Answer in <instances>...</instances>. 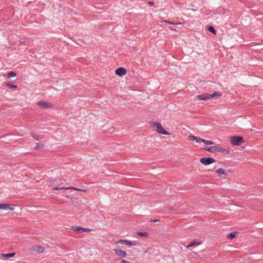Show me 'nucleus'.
Wrapping results in <instances>:
<instances>
[{
	"mask_svg": "<svg viewBox=\"0 0 263 263\" xmlns=\"http://www.w3.org/2000/svg\"><path fill=\"white\" fill-rule=\"evenodd\" d=\"M188 138H189V139L190 140H191V141H195L197 143H200L201 142H203V139L196 137H195V136H194L193 135H189Z\"/></svg>",
	"mask_w": 263,
	"mask_h": 263,
	"instance_id": "nucleus-14",
	"label": "nucleus"
},
{
	"mask_svg": "<svg viewBox=\"0 0 263 263\" xmlns=\"http://www.w3.org/2000/svg\"><path fill=\"white\" fill-rule=\"evenodd\" d=\"M16 76V74L15 72L11 71L8 73L7 78H8V79H10L12 77H15Z\"/></svg>",
	"mask_w": 263,
	"mask_h": 263,
	"instance_id": "nucleus-20",
	"label": "nucleus"
},
{
	"mask_svg": "<svg viewBox=\"0 0 263 263\" xmlns=\"http://www.w3.org/2000/svg\"><path fill=\"white\" fill-rule=\"evenodd\" d=\"M115 73L120 77H122L126 74V70L123 67H119L115 70Z\"/></svg>",
	"mask_w": 263,
	"mask_h": 263,
	"instance_id": "nucleus-10",
	"label": "nucleus"
},
{
	"mask_svg": "<svg viewBox=\"0 0 263 263\" xmlns=\"http://www.w3.org/2000/svg\"><path fill=\"white\" fill-rule=\"evenodd\" d=\"M15 253H8V254H2V256L5 258H11L15 256Z\"/></svg>",
	"mask_w": 263,
	"mask_h": 263,
	"instance_id": "nucleus-19",
	"label": "nucleus"
},
{
	"mask_svg": "<svg viewBox=\"0 0 263 263\" xmlns=\"http://www.w3.org/2000/svg\"><path fill=\"white\" fill-rule=\"evenodd\" d=\"M192 257L196 259L200 258V256L196 252H193L192 253Z\"/></svg>",
	"mask_w": 263,
	"mask_h": 263,
	"instance_id": "nucleus-24",
	"label": "nucleus"
},
{
	"mask_svg": "<svg viewBox=\"0 0 263 263\" xmlns=\"http://www.w3.org/2000/svg\"><path fill=\"white\" fill-rule=\"evenodd\" d=\"M113 251L116 256L125 258L127 256V253L125 251H124L119 248H115L113 249Z\"/></svg>",
	"mask_w": 263,
	"mask_h": 263,
	"instance_id": "nucleus-4",
	"label": "nucleus"
},
{
	"mask_svg": "<svg viewBox=\"0 0 263 263\" xmlns=\"http://www.w3.org/2000/svg\"><path fill=\"white\" fill-rule=\"evenodd\" d=\"M215 162V160L212 158L204 157L200 159V162L205 165H210Z\"/></svg>",
	"mask_w": 263,
	"mask_h": 263,
	"instance_id": "nucleus-7",
	"label": "nucleus"
},
{
	"mask_svg": "<svg viewBox=\"0 0 263 263\" xmlns=\"http://www.w3.org/2000/svg\"><path fill=\"white\" fill-rule=\"evenodd\" d=\"M116 243L118 244L125 245L129 247L136 245L135 241H130L127 239H120L118 240Z\"/></svg>",
	"mask_w": 263,
	"mask_h": 263,
	"instance_id": "nucleus-6",
	"label": "nucleus"
},
{
	"mask_svg": "<svg viewBox=\"0 0 263 263\" xmlns=\"http://www.w3.org/2000/svg\"><path fill=\"white\" fill-rule=\"evenodd\" d=\"M72 229L78 233H83V232H89L91 231V229L89 228H83L81 227L80 226H74L72 227Z\"/></svg>",
	"mask_w": 263,
	"mask_h": 263,
	"instance_id": "nucleus-9",
	"label": "nucleus"
},
{
	"mask_svg": "<svg viewBox=\"0 0 263 263\" xmlns=\"http://www.w3.org/2000/svg\"><path fill=\"white\" fill-rule=\"evenodd\" d=\"M137 234L140 236H141V237H148V233L146 232H138L137 233Z\"/></svg>",
	"mask_w": 263,
	"mask_h": 263,
	"instance_id": "nucleus-21",
	"label": "nucleus"
},
{
	"mask_svg": "<svg viewBox=\"0 0 263 263\" xmlns=\"http://www.w3.org/2000/svg\"><path fill=\"white\" fill-rule=\"evenodd\" d=\"M31 250L38 253H41L44 252L45 249L39 246H34L32 248Z\"/></svg>",
	"mask_w": 263,
	"mask_h": 263,
	"instance_id": "nucleus-11",
	"label": "nucleus"
},
{
	"mask_svg": "<svg viewBox=\"0 0 263 263\" xmlns=\"http://www.w3.org/2000/svg\"><path fill=\"white\" fill-rule=\"evenodd\" d=\"M63 189H66V190H68V189H73L74 190H76V191H80L81 190V189H78V188H76V187H53V190H63Z\"/></svg>",
	"mask_w": 263,
	"mask_h": 263,
	"instance_id": "nucleus-17",
	"label": "nucleus"
},
{
	"mask_svg": "<svg viewBox=\"0 0 263 263\" xmlns=\"http://www.w3.org/2000/svg\"><path fill=\"white\" fill-rule=\"evenodd\" d=\"M80 191H83V192H85V191H86V190H80Z\"/></svg>",
	"mask_w": 263,
	"mask_h": 263,
	"instance_id": "nucleus-34",
	"label": "nucleus"
},
{
	"mask_svg": "<svg viewBox=\"0 0 263 263\" xmlns=\"http://www.w3.org/2000/svg\"><path fill=\"white\" fill-rule=\"evenodd\" d=\"M218 152H220L221 153H226L227 154H229L230 152L228 149L222 147L221 146H218Z\"/></svg>",
	"mask_w": 263,
	"mask_h": 263,
	"instance_id": "nucleus-18",
	"label": "nucleus"
},
{
	"mask_svg": "<svg viewBox=\"0 0 263 263\" xmlns=\"http://www.w3.org/2000/svg\"><path fill=\"white\" fill-rule=\"evenodd\" d=\"M43 146H44V145L43 144H40L37 143L35 147V149H36L39 147H43Z\"/></svg>",
	"mask_w": 263,
	"mask_h": 263,
	"instance_id": "nucleus-28",
	"label": "nucleus"
},
{
	"mask_svg": "<svg viewBox=\"0 0 263 263\" xmlns=\"http://www.w3.org/2000/svg\"><path fill=\"white\" fill-rule=\"evenodd\" d=\"M151 221L154 222H156L159 221V220H158V219H154V220H152Z\"/></svg>",
	"mask_w": 263,
	"mask_h": 263,
	"instance_id": "nucleus-31",
	"label": "nucleus"
},
{
	"mask_svg": "<svg viewBox=\"0 0 263 263\" xmlns=\"http://www.w3.org/2000/svg\"><path fill=\"white\" fill-rule=\"evenodd\" d=\"M222 96V94L220 92L215 91L213 93L209 94L205 93L200 95H197L196 98L197 100H203L206 101L211 99L213 98H220Z\"/></svg>",
	"mask_w": 263,
	"mask_h": 263,
	"instance_id": "nucleus-1",
	"label": "nucleus"
},
{
	"mask_svg": "<svg viewBox=\"0 0 263 263\" xmlns=\"http://www.w3.org/2000/svg\"><path fill=\"white\" fill-rule=\"evenodd\" d=\"M148 4H150L151 5H152L153 4H154V2H148Z\"/></svg>",
	"mask_w": 263,
	"mask_h": 263,
	"instance_id": "nucleus-32",
	"label": "nucleus"
},
{
	"mask_svg": "<svg viewBox=\"0 0 263 263\" xmlns=\"http://www.w3.org/2000/svg\"><path fill=\"white\" fill-rule=\"evenodd\" d=\"M6 85L9 87L10 88H14L16 89L17 88V86L15 85H12L10 83H7Z\"/></svg>",
	"mask_w": 263,
	"mask_h": 263,
	"instance_id": "nucleus-23",
	"label": "nucleus"
},
{
	"mask_svg": "<svg viewBox=\"0 0 263 263\" xmlns=\"http://www.w3.org/2000/svg\"><path fill=\"white\" fill-rule=\"evenodd\" d=\"M231 143L233 145H239L243 142V138L239 136H233L231 138Z\"/></svg>",
	"mask_w": 263,
	"mask_h": 263,
	"instance_id": "nucleus-3",
	"label": "nucleus"
},
{
	"mask_svg": "<svg viewBox=\"0 0 263 263\" xmlns=\"http://www.w3.org/2000/svg\"><path fill=\"white\" fill-rule=\"evenodd\" d=\"M235 237V233L232 232L230 233V234L228 236V238L230 239H232Z\"/></svg>",
	"mask_w": 263,
	"mask_h": 263,
	"instance_id": "nucleus-27",
	"label": "nucleus"
},
{
	"mask_svg": "<svg viewBox=\"0 0 263 263\" xmlns=\"http://www.w3.org/2000/svg\"><path fill=\"white\" fill-rule=\"evenodd\" d=\"M163 22H165V23H168L169 24H174L173 23H172V22H171L170 21H167V20H164Z\"/></svg>",
	"mask_w": 263,
	"mask_h": 263,
	"instance_id": "nucleus-30",
	"label": "nucleus"
},
{
	"mask_svg": "<svg viewBox=\"0 0 263 263\" xmlns=\"http://www.w3.org/2000/svg\"><path fill=\"white\" fill-rule=\"evenodd\" d=\"M215 173L216 174H217L219 176L221 175H223L224 176L228 175V173H227V171L222 168H219L216 170Z\"/></svg>",
	"mask_w": 263,
	"mask_h": 263,
	"instance_id": "nucleus-16",
	"label": "nucleus"
},
{
	"mask_svg": "<svg viewBox=\"0 0 263 263\" xmlns=\"http://www.w3.org/2000/svg\"><path fill=\"white\" fill-rule=\"evenodd\" d=\"M119 263H130V262L128 261H127V260H126L122 259Z\"/></svg>",
	"mask_w": 263,
	"mask_h": 263,
	"instance_id": "nucleus-29",
	"label": "nucleus"
},
{
	"mask_svg": "<svg viewBox=\"0 0 263 263\" xmlns=\"http://www.w3.org/2000/svg\"><path fill=\"white\" fill-rule=\"evenodd\" d=\"M57 184V180L56 179H53V178H50L48 182L47 183V185L49 187H55L54 185Z\"/></svg>",
	"mask_w": 263,
	"mask_h": 263,
	"instance_id": "nucleus-15",
	"label": "nucleus"
},
{
	"mask_svg": "<svg viewBox=\"0 0 263 263\" xmlns=\"http://www.w3.org/2000/svg\"><path fill=\"white\" fill-rule=\"evenodd\" d=\"M31 136L32 137H33L36 140H40L39 136L36 135L35 133H31Z\"/></svg>",
	"mask_w": 263,
	"mask_h": 263,
	"instance_id": "nucleus-25",
	"label": "nucleus"
},
{
	"mask_svg": "<svg viewBox=\"0 0 263 263\" xmlns=\"http://www.w3.org/2000/svg\"><path fill=\"white\" fill-rule=\"evenodd\" d=\"M208 30H209V31H210V32H211L213 34H216V31H215V30L214 29V27L213 26H209V28H208Z\"/></svg>",
	"mask_w": 263,
	"mask_h": 263,
	"instance_id": "nucleus-26",
	"label": "nucleus"
},
{
	"mask_svg": "<svg viewBox=\"0 0 263 263\" xmlns=\"http://www.w3.org/2000/svg\"><path fill=\"white\" fill-rule=\"evenodd\" d=\"M201 243L202 242L201 241H197L196 240H194V241H191L189 243V244L186 246V248L189 249L191 247L200 245Z\"/></svg>",
	"mask_w": 263,
	"mask_h": 263,
	"instance_id": "nucleus-13",
	"label": "nucleus"
},
{
	"mask_svg": "<svg viewBox=\"0 0 263 263\" xmlns=\"http://www.w3.org/2000/svg\"><path fill=\"white\" fill-rule=\"evenodd\" d=\"M37 105L39 106L40 107L44 109L49 108L53 106L52 103L46 102L45 101H39L38 102H37Z\"/></svg>",
	"mask_w": 263,
	"mask_h": 263,
	"instance_id": "nucleus-8",
	"label": "nucleus"
},
{
	"mask_svg": "<svg viewBox=\"0 0 263 263\" xmlns=\"http://www.w3.org/2000/svg\"><path fill=\"white\" fill-rule=\"evenodd\" d=\"M151 125L153 128H156V130L160 134H163L165 135H170V134L165 130L162 126L159 123L153 122L151 123Z\"/></svg>",
	"mask_w": 263,
	"mask_h": 263,
	"instance_id": "nucleus-2",
	"label": "nucleus"
},
{
	"mask_svg": "<svg viewBox=\"0 0 263 263\" xmlns=\"http://www.w3.org/2000/svg\"><path fill=\"white\" fill-rule=\"evenodd\" d=\"M203 149L210 153H216L218 152V146H211L210 147H206Z\"/></svg>",
	"mask_w": 263,
	"mask_h": 263,
	"instance_id": "nucleus-12",
	"label": "nucleus"
},
{
	"mask_svg": "<svg viewBox=\"0 0 263 263\" xmlns=\"http://www.w3.org/2000/svg\"><path fill=\"white\" fill-rule=\"evenodd\" d=\"M169 28L171 30H175V29H173L171 27H170Z\"/></svg>",
	"mask_w": 263,
	"mask_h": 263,
	"instance_id": "nucleus-33",
	"label": "nucleus"
},
{
	"mask_svg": "<svg viewBox=\"0 0 263 263\" xmlns=\"http://www.w3.org/2000/svg\"><path fill=\"white\" fill-rule=\"evenodd\" d=\"M203 142L208 145L213 144V142L211 140H206L205 139H203Z\"/></svg>",
	"mask_w": 263,
	"mask_h": 263,
	"instance_id": "nucleus-22",
	"label": "nucleus"
},
{
	"mask_svg": "<svg viewBox=\"0 0 263 263\" xmlns=\"http://www.w3.org/2000/svg\"><path fill=\"white\" fill-rule=\"evenodd\" d=\"M15 205L12 204L0 203V210L3 211H13Z\"/></svg>",
	"mask_w": 263,
	"mask_h": 263,
	"instance_id": "nucleus-5",
	"label": "nucleus"
}]
</instances>
